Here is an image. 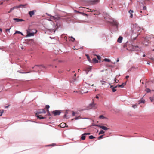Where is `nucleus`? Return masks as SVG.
Listing matches in <instances>:
<instances>
[{
  "label": "nucleus",
  "mask_w": 154,
  "mask_h": 154,
  "mask_svg": "<svg viewBox=\"0 0 154 154\" xmlns=\"http://www.w3.org/2000/svg\"><path fill=\"white\" fill-rule=\"evenodd\" d=\"M17 33H18V34H20V33H21V32L20 31H16L15 33L14 34H17Z\"/></svg>",
  "instance_id": "obj_35"
},
{
  "label": "nucleus",
  "mask_w": 154,
  "mask_h": 154,
  "mask_svg": "<svg viewBox=\"0 0 154 154\" xmlns=\"http://www.w3.org/2000/svg\"><path fill=\"white\" fill-rule=\"evenodd\" d=\"M4 112L3 111L2 112H1V114H0V116H2V114Z\"/></svg>",
  "instance_id": "obj_53"
},
{
  "label": "nucleus",
  "mask_w": 154,
  "mask_h": 154,
  "mask_svg": "<svg viewBox=\"0 0 154 154\" xmlns=\"http://www.w3.org/2000/svg\"><path fill=\"white\" fill-rule=\"evenodd\" d=\"M93 61L95 63H97L98 62L96 58H93Z\"/></svg>",
  "instance_id": "obj_31"
},
{
  "label": "nucleus",
  "mask_w": 154,
  "mask_h": 154,
  "mask_svg": "<svg viewBox=\"0 0 154 154\" xmlns=\"http://www.w3.org/2000/svg\"><path fill=\"white\" fill-rule=\"evenodd\" d=\"M114 26H117L118 24V23L116 20H113L111 23Z\"/></svg>",
  "instance_id": "obj_14"
},
{
  "label": "nucleus",
  "mask_w": 154,
  "mask_h": 154,
  "mask_svg": "<svg viewBox=\"0 0 154 154\" xmlns=\"http://www.w3.org/2000/svg\"><path fill=\"white\" fill-rule=\"evenodd\" d=\"M85 135L84 133L82 135V136L81 137V139L82 140H84L85 139Z\"/></svg>",
  "instance_id": "obj_19"
},
{
  "label": "nucleus",
  "mask_w": 154,
  "mask_h": 154,
  "mask_svg": "<svg viewBox=\"0 0 154 154\" xmlns=\"http://www.w3.org/2000/svg\"><path fill=\"white\" fill-rule=\"evenodd\" d=\"M80 92L81 93L83 94L86 93L88 92L87 91V88L85 87H83L80 90Z\"/></svg>",
  "instance_id": "obj_3"
},
{
  "label": "nucleus",
  "mask_w": 154,
  "mask_h": 154,
  "mask_svg": "<svg viewBox=\"0 0 154 154\" xmlns=\"http://www.w3.org/2000/svg\"><path fill=\"white\" fill-rule=\"evenodd\" d=\"M51 18H52L53 19H54V20H58L59 18L60 17H59L58 16H57V17L54 16H51Z\"/></svg>",
  "instance_id": "obj_17"
},
{
  "label": "nucleus",
  "mask_w": 154,
  "mask_h": 154,
  "mask_svg": "<svg viewBox=\"0 0 154 154\" xmlns=\"http://www.w3.org/2000/svg\"><path fill=\"white\" fill-rule=\"evenodd\" d=\"M18 8H19V7H18V6H16L11 8L10 10L12 11L15 9H17Z\"/></svg>",
  "instance_id": "obj_25"
},
{
  "label": "nucleus",
  "mask_w": 154,
  "mask_h": 154,
  "mask_svg": "<svg viewBox=\"0 0 154 154\" xmlns=\"http://www.w3.org/2000/svg\"><path fill=\"white\" fill-rule=\"evenodd\" d=\"M47 111L48 112V115L50 116H51V114L49 112V110L48 109Z\"/></svg>",
  "instance_id": "obj_37"
},
{
  "label": "nucleus",
  "mask_w": 154,
  "mask_h": 154,
  "mask_svg": "<svg viewBox=\"0 0 154 154\" xmlns=\"http://www.w3.org/2000/svg\"><path fill=\"white\" fill-rule=\"evenodd\" d=\"M59 126L62 128H64L65 127H67V125L65 123L62 122L61 123Z\"/></svg>",
  "instance_id": "obj_12"
},
{
  "label": "nucleus",
  "mask_w": 154,
  "mask_h": 154,
  "mask_svg": "<svg viewBox=\"0 0 154 154\" xmlns=\"http://www.w3.org/2000/svg\"><path fill=\"white\" fill-rule=\"evenodd\" d=\"M137 104H134V105H133L132 107L134 108H135L137 107Z\"/></svg>",
  "instance_id": "obj_33"
},
{
  "label": "nucleus",
  "mask_w": 154,
  "mask_h": 154,
  "mask_svg": "<svg viewBox=\"0 0 154 154\" xmlns=\"http://www.w3.org/2000/svg\"><path fill=\"white\" fill-rule=\"evenodd\" d=\"M9 106V105L8 106H6L5 107V108H8Z\"/></svg>",
  "instance_id": "obj_56"
},
{
  "label": "nucleus",
  "mask_w": 154,
  "mask_h": 154,
  "mask_svg": "<svg viewBox=\"0 0 154 154\" xmlns=\"http://www.w3.org/2000/svg\"><path fill=\"white\" fill-rule=\"evenodd\" d=\"M72 115L73 116H74L75 114V113L74 111H72Z\"/></svg>",
  "instance_id": "obj_49"
},
{
  "label": "nucleus",
  "mask_w": 154,
  "mask_h": 154,
  "mask_svg": "<svg viewBox=\"0 0 154 154\" xmlns=\"http://www.w3.org/2000/svg\"><path fill=\"white\" fill-rule=\"evenodd\" d=\"M73 49H74V50H77L78 48H75V46H74L73 47Z\"/></svg>",
  "instance_id": "obj_46"
},
{
  "label": "nucleus",
  "mask_w": 154,
  "mask_h": 154,
  "mask_svg": "<svg viewBox=\"0 0 154 154\" xmlns=\"http://www.w3.org/2000/svg\"><path fill=\"white\" fill-rule=\"evenodd\" d=\"M76 11L77 12L79 13L80 14H83L84 15V16H87V14H86L85 13H82V12H79V11Z\"/></svg>",
  "instance_id": "obj_32"
},
{
  "label": "nucleus",
  "mask_w": 154,
  "mask_h": 154,
  "mask_svg": "<svg viewBox=\"0 0 154 154\" xmlns=\"http://www.w3.org/2000/svg\"><path fill=\"white\" fill-rule=\"evenodd\" d=\"M119 61V58H118L117 60V62H118Z\"/></svg>",
  "instance_id": "obj_58"
},
{
  "label": "nucleus",
  "mask_w": 154,
  "mask_h": 154,
  "mask_svg": "<svg viewBox=\"0 0 154 154\" xmlns=\"http://www.w3.org/2000/svg\"><path fill=\"white\" fill-rule=\"evenodd\" d=\"M41 65H36L35 66V67H39L40 66H41Z\"/></svg>",
  "instance_id": "obj_55"
},
{
  "label": "nucleus",
  "mask_w": 154,
  "mask_h": 154,
  "mask_svg": "<svg viewBox=\"0 0 154 154\" xmlns=\"http://www.w3.org/2000/svg\"><path fill=\"white\" fill-rule=\"evenodd\" d=\"M104 133H105L104 131L103 130H101L100 131L99 133V134L100 135V134H104Z\"/></svg>",
  "instance_id": "obj_27"
},
{
  "label": "nucleus",
  "mask_w": 154,
  "mask_h": 154,
  "mask_svg": "<svg viewBox=\"0 0 154 154\" xmlns=\"http://www.w3.org/2000/svg\"><path fill=\"white\" fill-rule=\"evenodd\" d=\"M63 71H62V70H59L58 71V72L59 73H62L63 72Z\"/></svg>",
  "instance_id": "obj_50"
},
{
  "label": "nucleus",
  "mask_w": 154,
  "mask_h": 154,
  "mask_svg": "<svg viewBox=\"0 0 154 154\" xmlns=\"http://www.w3.org/2000/svg\"><path fill=\"white\" fill-rule=\"evenodd\" d=\"M104 135H102L101 136H99L98 137V139H102L103 137V136Z\"/></svg>",
  "instance_id": "obj_38"
},
{
  "label": "nucleus",
  "mask_w": 154,
  "mask_h": 154,
  "mask_svg": "<svg viewBox=\"0 0 154 154\" xmlns=\"http://www.w3.org/2000/svg\"><path fill=\"white\" fill-rule=\"evenodd\" d=\"M78 118H79V117H75V119H78Z\"/></svg>",
  "instance_id": "obj_61"
},
{
  "label": "nucleus",
  "mask_w": 154,
  "mask_h": 154,
  "mask_svg": "<svg viewBox=\"0 0 154 154\" xmlns=\"http://www.w3.org/2000/svg\"><path fill=\"white\" fill-rule=\"evenodd\" d=\"M27 5V4H26L24 5L21 4V5H20L19 6H18V7H19V8L22 7H25Z\"/></svg>",
  "instance_id": "obj_21"
},
{
  "label": "nucleus",
  "mask_w": 154,
  "mask_h": 154,
  "mask_svg": "<svg viewBox=\"0 0 154 154\" xmlns=\"http://www.w3.org/2000/svg\"><path fill=\"white\" fill-rule=\"evenodd\" d=\"M37 32V31L36 30L35 32V33L33 32H27V35L26 36V37H30L31 36H33L34 35V34L36 33Z\"/></svg>",
  "instance_id": "obj_9"
},
{
  "label": "nucleus",
  "mask_w": 154,
  "mask_h": 154,
  "mask_svg": "<svg viewBox=\"0 0 154 154\" xmlns=\"http://www.w3.org/2000/svg\"><path fill=\"white\" fill-rule=\"evenodd\" d=\"M71 38H72V39H71L70 40L71 41H72L73 42L74 41H75V38H74L72 37H71Z\"/></svg>",
  "instance_id": "obj_43"
},
{
  "label": "nucleus",
  "mask_w": 154,
  "mask_h": 154,
  "mask_svg": "<svg viewBox=\"0 0 154 154\" xmlns=\"http://www.w3.org/2000/svg\"><path fill=\"white\" fill-rule=\"evenodd\" d=\"M91 67H89L88 68H87V70H88V72L90 71V70L91 69Z\"/></svg>",
  "instance_id": "obj_42"
},
{
  "label": "nucleus",
  "mask_w": 154,
  "mask_h": 154,
  "mask_svg": "<svg viewBox=\"0 0 154 154\" xmlns=\"http://www.w3.org/2000/svg\"><path fill=\"white\" fill-rule=\"evenodd\" d=\"M93 14L94 15H98V14Z\"/></svg>",
  "instance_id": "obj_62"
},
{
  "label": "nucleus",
  "mask_w": 154,
  "mask_h": 154,
  "mask_svg": "<svg viewBox=\"0 0 154 154\" xmlns=\"http://www.w3.org/2000/svg\"><path fill=\"white\" fill-rule=\"evenodd\" d=\"M37 114H38L45 113L46 112L44 109H41L38 110L37 112Z\"/></svg>",
  "instance_id": "obj_5"
},
{
  "label": "nucleus",
  "mask_w": 154,
  "mask_h": 154,
  "mask_svg": "<svg viewBox=\"0 0 154 154\" xmlns=\"http://www.w3.org/2000/svg\"><path fill=\"white\" fill-rule=\"evenodd\" d=\"M150 90L149 88H146L145 89V91L147 93L149 92L150 91Z\"/></svg>",
  "instance_id": "obj_30"
},
{
  "label": "nucleus",
  "mask_w": 154,
  "mask_h": 154,
  "mask_svg": "<svg viewBox=\"0 0 154 154\" xmlns=\"http://www.w3.org/2000/svg\"><path fill=\"white\" fill-rule=\"evenodd\" d=\"M4 112L3 111L2 112H1V114H0V116H2V114Z\"/></svg>",
  "instance_id": "obj_52"
},
{
  "label": "nucleus",
  "mask_w": 154,
  "mask_h": 154,
  "mask_svg": "<svg viewBox=\"0 0 154 154\" xmlns=\"http://www.w3.org/2000/svg\"><path fill=\"white\" fill-rule=\"evenodd\" d=\"M129 13L130 14V17L131 18H132L133 17V14H132V13H133V10H130L129 11Z\"/></svg>",
  "instance_id": "obj_20"
},
{
  "label": "nucleus",
  "mask_w": 154,
  "mask_h": 154,
  "mask_svg": "<svg viewBox=\"0 0 154 154\" xmlns=\"http://www.w3.org/2000/svg\"><path fill=\"white\" fill-rule=\"evenodd\" d=\"M89 107L90 109H95L97 108V107L96 106V104L94 103V101L92 104L90 105Z\"/></svg>",
  "instance_id": "obj_7"
},
{
  "label": "nucleus",
  "mask_w": 154,
  "mask_h": 154,
  "mask_svg": "<svg viewBox=\"0 0 154 154\" xmlns=\"http://www.w3.org/2000/svg\"><path fill=\"white\" fill-rule=\"evenodd\" d=\"M4 112L3 111L2 112H1V114H0V116H2V114Z\"/></svg>",
  "instance_id": "obj_51"
},
{
  "label": "nucleus",
  "mask_w": 154,
  "mask_h": 154,
  "mask_svg": "<svg viewBox=\"0 0 154 154\" xmlns=\"http://www.w3.org/2000/svg\"><path fill=\"white\" fill-rule=\"evenodd\" d=\"M144 38V41L143 42V44L144 45L147 46L150 43L149 38L148 37H143Z\"/></svg>",
  "instance_id": "obj_2"
},
{
  "label": "nucleus",
  "mask_w": 154,
  "mask_h": 154,
  "mask_svg": "<svg viewBox=\"0 0 154 154\" xmlns=\"http://www.w3.org/2000/svg\"><path fill=\"white\" fill-rule=\"evenodd\" d=\"M52 112L54 116H57L60 115L61 112L60 110H56L53 111Z\"/></svg>",
  "instance_id": "obj_4"
},
{
  "label": "nucleus",
  "mask_w": 154,
  "mask_h": 154,
  "mask_svg": "<svg viewBox=\"0 0 154 154\" xmlns=\"http://www.w3.org/2000/svg\"><path fill=\"white\" fill-rule=\"evenodd\" d=\"M36 116L38 118H39L40 119H44L45 118V117H43L41 116V115H37V113H36L35 114Z\"/></svg>",
  "instance_id": "obj_16"
},
{
  "label": "nucleus",
  "mask_w": 154,
  "mask_h": 154,
  "mask_svg": "<svg viewBox=\"0 0 154 154\" xmlns=\"http://www.w3.org/2000/svg\"><path fill=\"white\" fill-rule=\"evenodd\" d=\"M95 11H96V10H91V9H90V11H88V12H93Z\"/></svg>",
  "instance_id": "obj_41"
},
{
  "label": "nucleus",
  "mask_w": 154,
  "mask_h": 154,
  "mask_svg": "<svg viewBox=\"0 0 154 154\" xmlns=\"http://www.w3.org/2000/svg\"><path fill=\"white\" fill-rule=\"evenodd\" d=\"M123 38L121 36H120L119 37L117 40V42L119 43H121L122 42V40Z\"/></svg>",
  "instance_id": "obj_15"
},
{
  "label": "nucleus",
  "mask_w": 154,
  "mask_h": 154,
  "mask_svg": "<svg viewBox=\"0 0 154 154\" xmlns=\"http://www.w3.org/2000/svg\"><path fill=\"white\" fill-rule=\"evenodd\" d=\"M49 107H50V106H49V105H47L46 106L45 108L47 109H48L49 108Z\"/></svg>",
  "instance_id": "obj_44"
},
{
  "label": "nucleus",
  "mask_w": 154,
  "mask_h": 154,
  "mask_svg": "<svg viewBox=\"0 0 154 154\" xmlns=\"http://www.w3.org/2000/svg\"><path fill=\"white\" fill-rule=\"evenodd\" d=\"M118 86H116L112 88V91L113 92H116V88Z\"/></svg>",
  "instance_id": "obj_22"
},
{
  "label": "nucleus",
  "mask_w": 154,
  "mask_h": 154,
  "mask_svg": "<svg viewBox=\"0 0 154 154\" xmlns=\"http://www.w3.org/2000/svg\"><path fill=\"white\" fill-rule=\"evenodd\" d=\"M147 64H149H149H150V63H149V62H147Z\"/></svg>",
  "instance_id": "obj_63"
},
{
  "label": "nucleus",
  "mask_w": 154,
  "mask_h": 154,
  "mask_svg": "<svg viewBox=\"0 0 154 154\" xmlns=\"http://www.w3.org/2000/svg\"><path fill=\"white\" fill-rule=\"evenodd\" d=\"M95 137H94L92 135H91V136H90L89 137V139H93V138H95Z\"/></svg>",
  "instance_id": "obj_28"
},
{
  "label": "nucleus",
  "mask_w": 154,
  "mask_h": 154,
  "mask_svg": "<svg viewBox=\"0 0 154 154\" xmlns=\"http://www.w3.org/2000/svg\"><path fill=\"white\" fill-rule=\"evenodd\" d=\"M12 11L11 10H10L8 12V13H10Z\"/></svg>",
  "instance_id": "obj_57"
},
{
  "label": "nucleus",
  "mask_w": 154,
  "mask_h": 154,
  "mask_svg": "<svg viewBox=\"0 0 154 154\" xmlns=\"http://www.w3.org/2000/svg\"><path fill=\"white\" fill-rule=\"evenodd\" d=\"M100 82L102 83V85H103L105 83H106V82L105 81H103V80H101Z\"/></svg>",
  "instance_id": "obj_36"
},
{
  "label": "nucleus",
  "mask_w": 154,
  "mask_h": 154,
  "mask_svg": "<svg viewBox=\"0 0 154 154\" xmlns=\"http://www.w3.org/2000/svg\"><path fill=\"white\" fill-rule=\"evenodd\" d=\"M129 77V76H126V79H128Z\"/></svg>",
  "instance_id": "obj_59"
},
{
  "label": "nucleus",
  "mask_w": 154,
  "mask_h": 154,
  "mask_svg": "<svg viewBox=\"0 0 154 154\" xmlns=\"http://www.w3.org/2000/svg\"><path fill=\"white\" fill-rule=\"evenodd\" d=\"M11 29V28H10L9 29H6V32H7L8 31L9 32V30H10V29Z\"/></svg>",
  "instance_id": "obj_54"
},
{
  "label": "nucleus",
  "mask_w": 154,
  "mask_h": 154,
  "mask_svg": "<svg viewBox=\"0 0 154 154\" xmlns=\"http://www.w3.org/2000/svg\"><path fill=\"white\" fill-rule=\"evenodd\" d=\"M36 12V10H33L31 11H30L29 12V14L30 17H32V16L34 15L35 14V12Z\"/></svg>",
  "instance_id": "obj_8"
},
{
  "label": "nucleus",
  "mask_w": 154,
  "mask_h": 154,
  "mask_svg": "<svg viewBox=\"0 0 154 154\" xmlns=\"http://www.w3.org/2000/svg\"><path fill=\"white\" fill-rule=\"evenodd\" d=\"M86 135H89L90 134V133H84Z\"/></svg>",
  "instance_id": "obj_48"
},
{
  "label": "nucleus",
  "mask_w": 154,
  "mask_h": 154,
  "mask_svg": "<svg viewBox=\"0 0 154 154\" xmlns=\"http://www.w3.org/2000/svg\"><path fill=\"white\" fill-rule=\"evenodd\" d=\"M114 81L116 83H118L119 82V80H118L116 79H114Z\"/></svg>",
  "instance_id": "obj_39"
},
{
  "label": "nucleus",
  "mask_w": 154,
  "mask_h": 154,
  "mask_svg": "<svg viewBox=\"0 0 154 154\" xmlns=\"http://www.w3.org/2000/svg\"><path fill=\"white\" fill-rule=\"evenodd\" d=\"M100 1V0H91V2L93 4H94L98 3Z\"/></svg>",
  "instance_id": "obj_13"
},
{
  "label": "nucleus",
  "mask_w": 154,
  "mask_h": 154,
  "mask_svg": "<svg viewBox=\"0 0 154 154\" xmlns=\"http://www.w3.org/2000/svg\"><path fill=\"white\" fill-rule=\"evenodd\" d=\"M74 75L75 76H76V74H75Z\"/></svg>",
  "instance_id": "obj_64"
},
{
  "label": "nucleus",
  "mask_w": 154,
  "mask_h": 154,
  "mask_svg": "<svg viewBox=\"0 0 154 154\" xmlns=\"http://www.w3.org/2000/svg\"><path fill=\"white\" fill-rule=\"evenodd\" d=\"M71 112L69 111H66L65 112V114L64 116V117L66 118H69V116L67 115V114Z\"/></svg>",
  "instance_id": "obj_10"
},
{
  "label": "nucleus",
  "mask_w": 154,
  "mask_h": 154,
  "mask_svg": "<svg viewBox=\"0 0 154 154\" xmlns=\"http://www.w3.org/2000/svg\"><path fill=\"white\" fill-rule=\"evenodd\" d=\"M104 61L106 62H109L111 61V60L109 59L105 58L104 59Z\"/></svg>",
  "instance_id": "obj_26"
},
{
  "label": "nucleus",
  "mask_w": 154,
  "mask_h": 154,
  "mask_svg": "<svg viewBox=\"0 0 154 154\" xmlns=\"http://www.w3.org/2000/svg\"><path fill=\"white\" fill-rule=\"evenodd\" d=\"M150 99L151 102H152L154 101V98L153 97H150Z\"/></svg>",
  "instance_id": "obj_34"
},
{
  "label": "nucleus",
  "mask_w": 154,
  "mask_h": 154,
  "mask_svg": "<svg viewBox=\"0 0 154 154\" xmlns=\"http://www.w3.org/2000/svg\"><path fill=\"white\" fill-rule=\"evenodd\" d=\"M85 55L87 57V58L88 59V60L90 61V58L89 56L87 54H86Z\"/></svg>",
  "instance_id": "obj_40"
},
{
  "label": "nucleus",
  "mask_w": 154,
  "mask_h": 154,
  "mask_svg": "<svg viewBox=\"0 0 154 154\" xmlns=\"http://www.w3.org/2000/svg\"><path fill=\"white\" fill-rule=\"evenodd\" d=\"M96 98H97V99H98V98H99V97H98V96H97L96 97Z\"/></svg>",
  "instance_id": "obj_60"
},
{
  "label": "nucleus",
  "mask_w": 154,
  "mask_h": 154,
  "mask_svg": "<svg viewBox=\"0 0 154 154\" xmlns=\"http://www.w3.org/2000/svg\"><path fill=\"white\" fill-rule=\"evenodd\" d=\"M18 8H19V7H18V6H16L11 8L10 10L12 11L15 9H17Z\"/></svg>",
  "instance_id": "obj_24"
},
{
  "label": "nucleus",
  "mask_w": 154,
  "mask_h": 154,
  "mask_svg": "<svg viewBox=\"0 0 154 154\" xmlns=\"http://www.w3.org/2000/svg\"><path fill=\"white\" fill-rule=\"evenodd\" d=\"M125 85V83H122V85H119L118 87L122 88L124 87V85Z\"/></svg>",
  "instance_id": "obj_23"
},
{
  "label": "nucleus",
  "mask_w": 154,
  "mask_h": 154,
  "mask_svg": "<svg viewBox=\"0 0 154 154\" xmlns=\"http://www.w3.org/2000/svg\"><path fill=\"white\" fill-rule=\"evenodd\" d=\"M124 48L126 47V49L130 51H137L140 50V48L137 45H134L132 44H125L123 45Z\"/></svg>",
  "instance_id": "obj_1"
},
{
  "label": "nucleus",
  "mask_w": 154,
  "mask_h": 154,
  "mask_svg": "<svg viewBox=\"0 0 154 154\" xmlns=\"http://www.w3.org/2000/svg\"><path fill=\"white\" fill-rule=\"evenodd\" d=\"M99 118L101 119H103L105 118H106L104 117L103 115H101L99 116Z\"/></svg>",
  "instance_id": "obj_29"
},
{
  "label": "nucleus",
  "mask_w": 154,
  "mask_h": 154,
  "mask_svg": "<svg viewBox=\"0 0 154 154\" xmlns=\"http://www.w3.org/2000/svg\"><path fill=\"white\" fill-rule=\"evenodd\" d=\"M94 126H98L105 130H106L109 129V128H107V127L103 126H101L98 125H95Z\"/></svg>",
  "instance_id": "obj_6"
},
{
  "label": "nucleus",
  "mask_w": 154,
  "mask_h": 154,
  "mask_svg": "<svg viewBox=\"0 0 154 154\" xmlns=\"http://www.w3.org/2000/svg\"><path fill=\"white\" fill-rule=\"evenodd\" d=\"M13 20L16 22L23 21H24L22 19H19L17 18H14Z\"/></svg>",
  "instance_id": "obj_11"
},
{
  "label": "nucleus",
  "mask_w": 154,
  "mask_h": 154,
  "mask_svg": "<svg viewBox=\"0 0 154 154\" xmlns=\"http://www.w3.org/2000/svg\"><path fill=\"white\" fill-rule=\"evenodd\" d=\"M146 6H144L143 7V9L144 10H146Z\"/></svg>",
  "instance_id": "obj_47"
},
{
  "label": "nucleus",
  "mask_w": 154,
  "mask_h": 154,
  "mask_svg": "<svg viewBox=\"0 0 154 154\" xmlns=\"http://www.w3.org/2000/svg\"><path fill=\"white\" fill-rule=\"evenodd\" d=\"M97 59H98V60H100V59L101 58V57L99 56H98V55H97Z\"/></svg>",
  "instance_id": "obj_45"
},
{
  "label": "nucleus",
  "mask_w": 154,
  "mask_h": 154,
  "mask_svg": "<svg viewBox=\"0 0 154 154\" xmlns=\"http://www.w3.org/2000/svg\"><path fill=\"white\" fill-rule=\"evenodd\" d=\"M145 100L143 99L142 98L140 100L138 101V104H139L141 103H144Z\"/></svg>",
  "instance_id": "obj_18"
}]
</instances>
